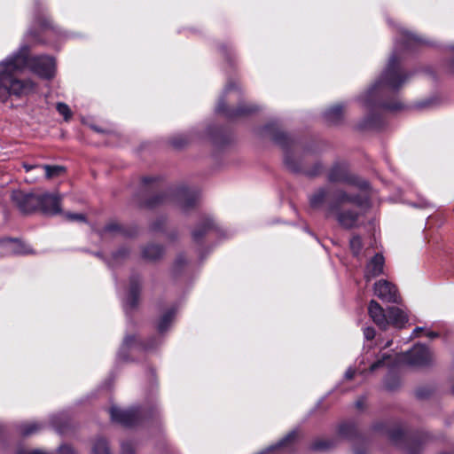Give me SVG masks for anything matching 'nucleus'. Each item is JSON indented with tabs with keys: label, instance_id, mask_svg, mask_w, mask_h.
Segmentation results:
<instances>
[{
	"label": "nucleus",
	"instance_id": "1",
	"mask_svg": "<svg viewBox=\"0 0 454 454\" xmlns=\"http://www.w3.org/2000/svg\"><path fill=\"white\" fill-rule=\"evenodd\" d=\"M29 45L0 62V100L6 102L12 96L20 98L34 91L35 83L21 78L27 67L40 78L51 80L55 76L56 60L50 55H30Z\"/></svg>",
	"mask_w": 454,
	"mask_h": 454
},
{
	"label": "nucleus",
	"instance_id": "2",
	"mask_svg": "<svg viewBox=\"0 0 454 454\" xmlns=\"http://www.w3.org/2000/svg\"><path fill=\"white\" fill-rule=\"evenodd\" d=\"M411 75V72L403 70L401 59L397 54H392L385 70L362 98L364 106L369 109V113L357 124L359 130L380 129L384 127V119L380 114L374 111L376 108L390 112L404 108L402 102L396 98H389L387 94L389 91L395 94Z\"/></svg>",
	"mask_w": 454,
	"mask_h": 454
},
{
	"label": "nucleus",
	"instance_id": "3",
	"mask_svg": "<svg viewBox=\"0 0 454 454\" xmlns=\"http://www.w3.org/2000/svg\"><path fill=\"white\" fill-rule=\"evenodd\" d=\"M371 197L364 193H349L337 189L327 202V216L333 215L340 227L346 230L356 226L359 218L371 207Z\"/></svg>",
	"mask_w": 454,
	"mask_h": 454
},
{
	"label": "nucleus",
	"instance_id": "4",
	"mask_svg": "<svg viewBox=\"0 0 454 454\" xmlns=\"http://www.w3.org/2000/svg\"><path fill=\"white\" fill-rule=\"evenodd\" d=\"M262 130L270 136L271 140L284 151V164L290 172L303 174L309 177H316L322 174L324 167L320 161L314 163L311 168L306 169L302 167L301 160L295 159L292 152L296 144L295 139L288 133L281 130L277 122L265 124Z\"/></svg>",
	"mask_w": 454,
	"mask_h": 454
},
{
	"label": "nucleus",
	"instance_id": "5",
	"mask_svg": "<svg viewBox=\"0 0 454 454\" xmlns=\"http://www.w3.org/2000/svg\"><path fill=\"white\" fill-rule=\"evenodd\" d=\"M372 430L387 434L394 445L407 454H421L424 445L432 439L431 434L424 430L406 431L400 425L389 427L384 421L374 423Z\"/></svg>",
	"mask_w": 454,
	"mask_h": 454
},
{
	"label": "nucleus",
	"instance_id": "6",
	"mask_svg": "<svg viewBox=\"0 0 454 454\" xmlns=\"http://www.w3.org/2000/svg\"><path fill=\"white\" fill-rule=\"evenodd\" d=\"M111 420L123 427L132 428L158 419L159 409L155 401L134 405L128 409L112 406L109 409Z\"/></svg>",
	"mask_w": 454,
	"mask_h": 454
},
{
	"label": "nucleus",
	"instance_id": "7",
	"mask_svg": "<svg viewBox=\"0 0 454 454\" xmlns=\"http://www.w3.org/2000/svg\"><path fill=\"white\" fill-rule=\"evenodd\" d=\"M171 200V192L163 189L160 176H143L141 178V191L137 194V207L139 208L155 209Z\"/></svg>",
	"mask_w": 454,
	"mask_h": 454
},
{
	"label": "nucleus",
	"instance_id": "8",
	"mask_svg": "<svg viewBox=\"0 0 454 454\" xmlns=\"http://www.w3.org/2000/svg\"><path fill=\"white\" fill-rule=\"evenodd\" d=\"M34 25L35 27L27 31V36L36 44H46L60 33L59 28L39 0H35Z\"/></svg>",
	"mask_w": 454,
	"mask_h": 454
},
{
	"label": "nucleus",
	"instance_id": "9",
	"mask_svg": "<svg viewBox=\"0 0 454 454\" xmlns=\"http://www.w3.org/2000/svg\"><path fill=\"white\" fill-rule=\"evenodd\" d=\"M231 91L237 92L239 97L242 96L241 88L239 82L233 79H229L215 106L216 114L223 115L226 119L233 120L249 116L258 112L259 108L256 106L250 104L239 103L237 107L229 106L227 105V96Z\"/></svg>",
	"mask_w": 454,
	"mask_h": 454
},
{
	"label": "nucleus",
	"instance_id": "10",
	"mask_svg": "<svg viewBox=\"0 0 454 454\" xmlns=\"http://www.w3.org/2000/svg\"><path fill=\"white\" fill-rule=\"evenodd\" d=\"M327 179L330 183H338L355 186L361 191H366L370 184L366 180L359 178L349 170V165L347 161H335L328 170Z\"/></svg>",
	"mask_w": 454,
	"mask_h": 454
},
{
	"label": "nucleus",
	"instance_id": "11",
	"mask_svg": "<svg viewBox=\"0 0 454 454\" xmlns=\"http://www.w3.org/2000/svg\"><path fill=\"white\" fill-rule=\"evenodd\" d=\"M160 339L156 335H151L145 339H142L137 334H128L122 340L118 352V358L121 361H129V352L130 349H136L140 352L153 351L160 345Z\"/></svg>",
	"mask_w": 454,
	"mask_h": 454
},
{
	"label": "nucleus",
	"instance_id": "12",
	"mask_svg": "<svg viewBox=\"0 0 454 454\" xmlns=\"http://www.w3.org/2000/svg\"><path fill=\"white\" fill-rule=\"evenodd\" d=\"M336 432L339 437L355 442L354 454H368V440L358 430L355 422L350 420L340 422L337 427Z\"/></svg>",
	"mask_w": 454,
	"mask_h": 454
},
{
	"label": "nucleus",
	"instance_id": "13",
	"mask_svg": "<svg viewBox=\"0 0 454 454\" xmlns=\"http://www.w3.org/2000/svg\"><path fill=\"white\" fill-rule=\"evenodd\" d=\"M398 360L410 366L424 368L432 364L433 354L426 345L415 344L410 350L401 353Z\"/></svg>",
	"mask_w": 454,
	"mask_h": 454
},
{
	"label": "nucleus",
	"instance_id": "14",
	"mask_svg": "<svg viewBox=\"0 0 454 454\" xmlns=\"http://www.w3.org/2000/svg\"><path fill=\"white\" fill-rule=\"evenodd\" d=\"M301 436V431L299 429H294L287 433L277 443L265 448L256 454H296Z\"/></svg>",
	"mask_w": 454,
	"mask_h": 454
},
{
	"label": "nucleus",
	"instance_id": "15",
	"mask_svg": "<svg viewBox=\"0 0 454 454\" xmlns=\"http://www.w3.org/2000/svg\"><path fill=\"white\" fill-rule=\"evenodd\" d=\"M218 231V225L213 217L208 215H201L191 231V237L193 243L202 247L206 238Z\"/></svg>",
	"mask_w": 454,
	"mask_h": 454
},
{
	"label": "nucleus",
	"instance_id": "16",
	"mask_svg": "<svg viewBox=\"0 0 454 454\" xmlns=\"http://www.w3.org/2000/svg\"><path fill=\"white\" fill-rule=\"evenodd\" d=\"M12 200L22 214L27 215L39 211L40 194L16 191L12 194Z\"/></svg>",
	"mask_w": 454,
	"mask_h": 454
},
{
	"label": "nucleus",
	"instance_id": "17",
	"mask_svg": "<svg viewBox=\"0 0 454 454\" xmlns=\"http://www.w3.org/2000/svg\"><path fill=\"white\" fill-rule=\"evenodd\" d=\"M142 292V277L137 272H133L129 278V285L125 297V306L130 309H136L140 302Z\"/></svg>",
	"mask_w": 454,
	"mask_h": 454
},
{
	"label": "nucleus",
	"instance_id": "18",
	"mask_svg": "<svg viewBox=\"0 0 454 454\" xmlns=\"http://www.w3.org/2000/svg\"><path fill=\"white\" fill-rule=\"evenodd\" d=\"M374 294L380 300L392 303H399L400 296L395 285L387 280H380L374 284Z\"/></svg>",
	"mask_w": 454,
	"mask_h": 454
},
{
	"label": "nucleus",
	"instance_id": "19",
	"mask_svg": "<svg viewBox=\"0 0 454 454\" xmlns=\"http://www.w3.org/2000/svg\"><path fill=\"white\" fill-rule=\"evenodd\" d=\"M61 198L58 194H40L39 212L46 215H56L61 213Z\"/></svg>",
	"mask_w": 454,
	"mask_h": 454
},
{
	"label": "nucleus",
	"instance_id": "20",
	"mask_svg": "<svg viewBox=\"0 0 454 454\" xmlns=\"http://www.w3.org/2000/svg\"><path fill=\"white\" fill-rule=\"evenodd\" d=\"M208 136L214 145L223 147L232 141L231 130L224 126L212 125L207 128Z\"/></svg>",
	"mask_w": 454,
	"mask_h": 454
},
{
	"label": "nucleus",
	"instance_id": "21",
	"mask_svg": "<svg viewBox=\"0 0 454 454\" xmlns=\"http://www.w3.org/2000/svg\"><path fill=\"white\" fill-rule=\"evenodd\" d=\"M385 258L381 253H376L366 263L364 268V279L369 282L384 274Z\"/></svg>",
	"mask_w": 454,
	"mask_h": 454
},
{
	"label": "nucleus",
	"instance_id": "22",
	"mask_svg": "<svg viewBox=\"0 0 454 454\" xmlns=\"http://www.w3.org/2000/svg\"><path fill=\"white\" fill-rule=\"evenodd\" d=\"M396 43L407 51H413L420 46L427 45L428 42L417 34L407 30H401Z\"/></svg>",
	"mask_w": 454,
	"mask_h": 454
},
{
	"label": "nucleus",
	"instance_id": "23",
	"mask_svg": "<svg viewBox=\"0 0 454 454\" xmlns=\"http://www.w3.org/2000/svg\"><path fill=\"white\" fill-rule=\"evenodd\" d=\"M141 257L145 261L155 262L161 260L165 255V247L160 244L149 242L141 247Z\"/></svg>",
	"mask_w": 454,
	"mask_h": 454
},
{
	"label": "nucleus",
	"instance_id": "24",
	"mask_svg": "<svg viewBox=\"0 0 454 454\" xmlns=\"http://www.w3.org/2000/svg\"><path fill=\"white\" fill-rule=\"evenodd\" d=\"M176 198L183 210H189L196 206L198 193L187 187H179L176 191Z\"/></svg>",
	"mask_w": 454,
	"mask_h": 454
},
{
	"label": "nucleus",
	"instance_id": "25",
	"mask_svg": "<svg viewBox=\"0 0 454 454\" xmlns=\"http://www.w3.org/2000/svg\"><path fill=\"white\" fill-rule=\"evenodd\" d=\"M102 233H120L125 238H134L138 233L137 225L124 226L116 221L108 222L102 229Z\"/></svg>",
	"mask_w": 454,
	"mask_h": 454
},
{
	"label": "nucleus",
	"instance_id": "26",
	"mask_svg": "<svg viewBox=\"0 0 454 454\" xmlns=\"http://www.w3.org/2000/svg\"><path fill=\"white\" fill-rule=\"evenodd\" d=\"M0 247H3L6 254H24L27 253L26 245L17 238H0Z\"/></svg>",
	"mask_w": 454,
	"mask_h": 454
},
{
	"label": "nucleus",
	"instance_id": "27",
	"mask_svg": "<svg viewBox=\"0 0 454 454\" xmlns=\"http://www.w3.org/2000/svg\"><path fill=\"white\" fill-rule=\"evenodd\" d=\"M368 313L372 321L382 330L387 328V318L383 308L374 300L368 306Z\"/></svg>",
	"mask_w": 454,
	"mask_h": 454
},
{
	"label": "nucleus",
	"instance_id": "28",
	"mask_svg": "<svg viewBox=\"0 0 454 454\" xmlns=\"http://www.w3.org/2000/svg\"><path fill=\"white\" fill-rule=\"evenodd\" d=\"M345 107L344 103L331 106L323 114L325 121L330 125L340 124L344 118Z\"/></svg>",
	"mask_w": 454,
	"mask_h": 454
},
{
	"label": "nucleus",
	"instance_id": "29",
	"mask_svg": "<svg viewBox=\"0 0 454 454\" xmlns=\"http://www.w3.org/2000/svg\"><path fill=\"white\" fill-rule=\"evenodd\" d=\"M189 261L184 253H179L170 269V277L174 282H177L185 274Z\"/></svg>",
	"mask_w": 454,
	"mask_h": 454
},
{
	"label": "nucleus",
	"instance_id": "30",
	"mask_svg": "<svg viewBox=\"0 0 454 454\" xmlns=\"http://www.w3.org/2000/svg\"><path fill=\"white\" fill-rule=\"evenodd\" d=\"M387 325H393L397 328H403L408 322V317L403 309L398 307H391L387 310Z\"/></svg>",
	"mask_w": 454,
	"mask_h": 454
},
{
	"label": "nucleus",
	"instance_id": "31",
	"mask_svg": "<svg viewBox=\"0 0 454 454\" xmlns=\"http://www.w3.org/2000/svg\"><path fill=\"white\" fill-rule=\"evenodd\" d=\"M26 171H30L34 168H42L44 170L45 177L47 179H52L58 177L66 172L65 167L59 165H23Z\"/></svg>",
	"mask_w": 454,
	"mask_h": 454
},
{
	"label": "nucleus",
	"instance_id": "32",
	"mask_svg": "<svg viewBox=\"0 0 454 454\" xmlns=\"http://www.w3.org/2000/svg\"><path fill=\"white\" fill-rule=\"evenodd\" d=\"M176 309L172 307L167 309L158 319L156 330L160 334L166 333L170 327L176 317Z\"/></svg>",
	"mask_w": 454,
	"mask_h": 454
},
{
	"label": "nucleus",
	"instance_id": "33",
	"mask_svg": "<svg viewBox=\"0 0 454 454\" xmlns=\"http://www.w3.org/2000/svg\"><path fill=\"white\" fill-rule=\"evenodd\" d=\"M217 51L230 67L236 66V54L231 44L228 43H218Z\"/></svg>",
	"mask_w": 454,
	"mask_h": 454
},
{
	"label": "nucleus",
	"instance_id": "34",
	"mask_svg": "<svg viewBox=\"0 0 454 454\" xmlns=\"http://www.w3.org/2000/svg\"><path fill=\"white\" fill-rule=\"evenodd\" d=\"M329 191L327 187L318 188L312 195L309 198V203L311 208L318 209L326 201Z\"/></svg>",
	"mask_w": 454,
	"mask_h": 454
},
{
	"label": "nucleus",
	"instance_id": "35",
	"mask_svg": "<svg viewBox=\"0 0 454 454\" xmlns=\"http://www.w3.org/2000/svg\"><path fill=\"white\" fill-rule=\"evenodd\" d=\"M43 428V424L41 422H25L18 427L20 434L22 437H28L35 434H37Z\"/></svg>",
	"mask_w": 454,
	"mask_h": 454
},
{
	"label": "nucleus",
	"instance_id": "36",
	"mask_svg": "<svg viewBox=\"0 0 454 454\" xmlns=\"http://www.w3.org/2000/svg\"><path fill=\"white\" fill-rule=\"evenodd\" d=\"M337 444V441L335 439H315L309 445V449L311 451H325Z\"/></svg>",
	"mask_w": 454,
	"mask_h": 454
},
{
	"label": "nucleus",
	"instance_id": "37",
	"mask_svg": "<svg viewBox=\"0 0 454 454\" xmlns=\"http://www.w3.org/2000/svg\"><path fill=\"white\" fill-rule=\"evenodd\" d=\"M192 140V136L191 134H179L172 137L169 139V144L175 149H183L187 146Z\"/></svg>",
	"mask_w": 454,
	"mask_h": 454
},
{
	"label": "nucleus",
	"instance_id": "38",
	"mask_svg": "<svg viewBox=\"0 0 454 454\" xmlns=\"http://www.w3.org/2000/svg\"><path fill=\"white\" fill-rule=\"evenodd\" d=\"M384 385L386 389L389 391H395L401 385L400 377L394 372H389L384 380Z\"/></svg>",
	"mask_w": 454,
	"mask_h": 454
},
{
	"label": "nucleus",
	"instance_id": "39",
	"mask_svg": "<svg viewBox=\"0 0 454 454\" xmlns=\"http://www.w3.org/2000/svg\"><path fill=\"white\" fill-rule=\"evenodd\" d=\"M93 454H111L107 441L105 438H98L92 448Z\"/></svg>",
	"mask_w": 454,
	"mask_h": 454
},
{
	"label": "nucleus",
	"instance_id": "40",
	"mask_svg": "<svg viewBox=\"0 0 454 454\" xmlns=\"http://www.w3.org/2000/svg\"><path fill=\"white\" fill-rule=\"evenodd\" d=\"M363 240L361 236L354 235L350 239L349 247L354 256H358L363 249Z\"/></svg>",
	"mask_w": 454,
	"mask_h": 454
},
{
	"label": "nucleus",
	"instance_id": "41",
	"mask_svg": "<svg viewBox=\"0 0 454 454\" xmlns=\"http://www.w3.org/2000/svg\"><path fill=\"white\" fill-rule=\"evenodd\" d=\"M166 224H167V218L165 216H160V217H158L155 221H153L150 224L149 230L152 232H164Z\"/></svg>",
	"mask_w": 454,
	"mask_h": 454
},
{
	"label": "nucleus",
	"instance_id": "42",
	"mask_svg": "<svg viewBox=\"0 0 454 454\" xmlns=\"http://www.w3.org/2000/svg\"><path fill=\"white\" fill-rule=\"evenodd\" d=\"M56 109L59 114L64 117L65 121L71 119L72 112L66 103L59 102L56 106Z\"/></svg>",
	"mask_w": 454,
	"mask_h": 454
},
{
	"label": "nucleus",
	"instance_id": "43",
	"mask_svg": "<svg viewBox=\"0 0 454 454\" xmlns=\"http://www.w3.org/2000/svg\"><path fill=\"white\" fill-rule=\"evenodd\" d=\"M57 453L58 454H79L76 451V450L71 444H68V443L61 444L58 448Z\"/></svg>",
	"mask_w": 454,
	"mask_h": 454
},
{
	"label": "nucleus",
	"instance_id": "44",
	"mask_svg": "<svg viewBox=\"0 0 454 454\" xmlns=\"http://www.w3.org/2000/svg\"><path fill=\"white\" fill-rule=\"evenodd\" d=\"M389 358H390L389 355L384 354L380 359H378L377 361L373 362L370 365V368H369L370 372H374L377 369L383 367L385 365L386 360H387Z\"/></svg>",
	"mask_w": 454,
	"mask_h": 454
},
{
	"label": "nucleus",
	"instance_id": "45",
	"mask_svg": "<svg viewBox=\"0 0 454 454\" xmlns=\"http://www.w3.org/2000/svg\"><path fill=\"white\" fill-rule=\"evenodd\" d=\"M66 218L69 221H77L85 223L87 221L86 215L80 213H67Z\"/></svg>",
	"mask_w": 454,
	"mask_h": 454
},
{
	"label": "nucleus",
	"instance_id": "46",
	"mask_svg": "<svg viewBox=\"0 0 454 454\" xmlns=\"http://www.w3.org/2000/svg\"><path fill=\"white\" fill-rule=\"evenodd\" d=\"M129 254V249L126 247H121L114 253L113 257L116 260L123 259V258L128 257Z\"/></svg>",
	"mask_w": 454,
	"mask_h": 454
},
{
	"label": "nucleus",
	"instance_id": "47",
	"mask_svg": "<svg viewBox=\"0 0 454 454\" xmlns=\"http://www.w3.org/2000/svg\"><path fill=\"white\" fill-rule=\"evenodd\" d=\"M432 394V390L429 387H419L416 390V396L419 399H426L428 398Z\"/></svg>",
	"mask_w": 454,
	"mask_h": 454
},
{
	"label": "nucleus",
	"instance_id": "48",
	"mask_svg": "<svg viewBox=\"0 0 454 454\" xmlns=\"http://www.w3.org/2000/svg\"><path fill=\"white\" fill-rule=\"evenodd\" d=\"M121 454H134V446L130 442H123L121 446Z\"/></svg>",
	"mask_w": 454,
	"mask_h": 454
},
{
	"label": "nucleus",
	"instance_id": "49",
	"mask_svg": "<svg viewBox=\"0 0 454 454\" xmlns=\"http://www.w3.org/2000/svg\"><path fill=\"white\" fill-rule=\"evenodd\" d=\"M364 335L366 340H372L375 338L376 331L373 327H371V326L366 327L364 330Z\"/></svg>",
	"mask_w": 454,
	"mask_h": 454
},
{
	"label": "nucleus",
	"instance_id": "50",
	"mask_svg": "<svg viewBox=\"0 0 454 454\" xmlns=\"http://www.w3.org/2000/svg\"><path fill=\"white\" fill-rule=\"evenodd\" d=\"M450 51L452 53V58L448 61L447 67L450 74H454V45L450 47Z\"/></svg>",
	"mask_w": 454,
	"mask_h": 454
},
{
	"label": "nucleus",
	"instance_id": "51",
	"mask_svg": "<svg viewBox=\"0 0 454 454\" xmlns=\"http://www.w3.org/2000/svg\"><path fill=\"white\" fill-rule=\"evenodd\" d=\"M9 434L4 426H0V442H4L7 441Z\"/></svg>",
	"mask_w": 454,
	"mask_h": 454
},
{
	"label": "nucleus",
	"instance_id": "52",
	"mask_svg": "<svg viewBox=\"0 0 454 454\" xmlns=\"http://www.w3.org/2000/svg\"><path fill=\"white\" fill-rule=\"evenodd\" d=\"M17 454H48V453H46V452H44L43 450H33L28 451V452H27V451H25L23 450H19L17 451Z\"/></svg>",
	"mask_w": 454,
	"mask_h": 454
},
{
	"label": "nucleus",
	"instance_id": "53",
	"mask_svg": "<svg viewBox=\"0 0 454 454\" xmlns=\"http://www.w3.org/2000/svg\"><path fill=\"white\" fill-rule=\"evenodd\" d=\"M355 374H356V371L352 368H348L347 370V372H345V378L348 380H351L352 379H354Z\"/></svg>",
	"mask_w": 454,
	"mask_h": 454
},
{
	"label": "nucleus",
	"instance_id": "54",
	"mask_svg": "<svg viewBox=\"0 0 454 454\" xmlns=\"http://www.w3.org/2000/svg\"><path fill=\"white\" fill-rule=\"evenodd\" d=\"M177 232L176 231H171L167 234V237L168 239L174 241L177 239Z\"/></svg>",
	"mask_w": 454,
	"mask_h": 454
},
{
	"label": "nucleus",
	"instance_id": "55",
	"mask_svg": "<svg viewBox=\"0 0 454 454\" xmlns=\"http://www.w3.org/2000/svg\"><path fill=\"white\" fill-rule=\"evenodd\" d=\"M424 331V329L422 327H416L414 330H413V333L412 335L414 337H419L420 336V333Z\"/></svg>",
	"mask_w": 454,
	"mask_h": 454
},
{
	"label": "nucleus",
	"instance_id": "56",
	"mask_svg": "<svg viewBox=\"0 0 454 454\" xmlns=\"http://www.w3.org/2000/svg\"><path fill=\"white\" fill-rule=\"evenodd\" d=\"M427 336L429 337L430 339H434L439 337V333L437 332L430 331L427 333Z\"/></svg>",
	"mask_w": 454,
	"mask_h": 454
},
{
	"label": "nucleus",
	"instance_id": "57",
	"mask_svg": "<svg viewBox=\"0 0 454 454\" xmlns=\"http://www.w3.org/2000/svg\"><path fill=\"white\" fill-rule=\"evenodd\" d=\"M426 72L432 74L434 77H435V74L434 71L431 70V68H427Z\"/></svg>",
	"mask_w": 454,
	"mask_h": 454
},
{
	"label": "nucleus",
	"instance_id": "58",
	"mask_svg": "<svg viewBox=\"0 0 454 454\" xmlns=\"http://www.w3.org/2000/svg\"><path fill=\"white\" fill-rule=\"evenodd\" d=\"M362 406H363V403L361 401L356 402L357 408H362Z\"/></svg>",
	"mask_w": 454,
	"mask_h": 454
},
{
	"label": "nucleus",
	"instance_id": "59",
	"mask_svg": "<svg viewBox=\"0 0 454 454\" xmlns=\"http://www.w3.org/2000/svg\"><path fill=\"white\" fill-rule=\"evenodd\" d=\"M94 129L97 131V132H101V130L98 128H94Z\"/></svg>",
	"mask_w": 454,
	"mask_h": 454
},
{
	"label": "nucleus",
	"instance_id": "60",
	"mask_svg": "<svg viewBox=\"0 0 454 454\" xmlns=\"http://www.w3.org/2000/svg\"><path fill=\"white\" fill-rule=\"evenodd\" d=\"M451 392H452V394L454 395V384L452 385Z\"/></svg>",
	"mask_w": 454,
	"mask_h": 454
},
{
	"label": "nucleus",
	"instance_id": "61",
	"mask_svg": "<svg viewBox=\"0 0 454 454\" xmlns=\"http://www.w3.org/2000/svg\"><path fill=\"white\" fill-rule=\"evenodd\" d=\"M427 105H428L427 103H423V104L421 105V106H427Z\"/></svg>",
	"mask_w": 454,
	"mask_h": 454
},
{
	"label": "nucleus",
	"instance_id": "62",
	"mask_svg": "<svg viewBox=\"0 0 454 454\" xmlns=\"http://www.w3.org/2000/svg\"><path fill=\"white\" fill-rule=\"evenodd\" d=\"M440 454H454V453H449V452H442Z\"/></svg>",
	"mask_w": 454,
	"mask_h": 454
}]
</instances>
